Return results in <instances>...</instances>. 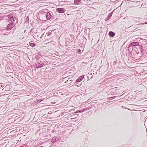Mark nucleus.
I'll list each match as a JSON object with an SVG mask.
<instances>
[{
	"mask_svg": "<svg viewBox=\"0 0 147 147\" xmlns=\"http://www.w3.org/2000/svg\"><path fill=\"white\" fill-rule=\"evenodd\" d=\"M127 50H128V51L129 52H130L131 50L130 47L128 48V47H127Z\"/></svg>",
	"mask_w": 147,
	"mask_h": 147,
	"instance_id": "nucleus-24",
	"label": "nucleus"
},
{
	"mask_svg": "<svg viewBox=\"0 0 147 147\" xmlns=\"http://www.w3.org/2000/svg\"><path fill=\"white\" fill-rule=\"evenodd\" d=\"M84 75L81 76H79V77L76 79V81L75 83V85L77 83L81 81L82 79H84Z\"/></svg>",
	"mask_w": 147,
	"mask_h": 147,
	"instance_id": "nucleus-6",
	"label": "nucleus"
},
{
	"mask_svg": "<svg viewBox=\"0 0 147 147\" xmlns=\"http://www.w3.org/2000/svg\"><path fill=\"white\" fill-rule=\"evenodd\" d=\"M20 147H24L23 146H20Z\"/></svg>",
	"mask_w": 147,
	"mask_h": 147,
	"instance_id": "nucleus-29",
	"label": "nucleus"
},
{
	"mask_svg": "<svg viewBox=\"0 0 147 147\" xmlns=\"http://www.w3.org/2000/svg\"><path fill=\"white\" fill-rule=\"evenodd\" d=\"M28 45L31 46L32 47H34L36 46V44L34 43L29 42L28 44Z\"/></svg>",
	"mask_w": 147,
	"mask_h": 147,
	"instance_id": "nucleus-13",
	"label": "nucleus"
},
{
	"mask_svg": "<svg viewBox=\"0 0 147 147\" xmlns=\"http://www.w3.org/2000/svg\"><path fill=\"white\" fill-rule=\"evenodd\" d=\"M116 97V96H114L113 97H110L108 98L107 99L108 100H111L114 99Z\"/></svg>",
	"mask_w": 147,
	"mask_h": 147,
	"instance_id": "nucleus-14",
	"label": "nucleus"
},
{
	"mask_svg": "<svg viewBox=\"0 0 147 147\" xmlns=\"http://www.w3.org/2000/svg\"><path fill=\"white\" fill-rule=\"evenodd\" d=\"M36 60H44L42 58V57L40 56V55H38L36 57Z\"/></svg>",
	"mask_w": 147,
	"mask_h": 147,
	"instance_id": "nucleus-11",
	"label": "nucleus"
},
{
	"mask_svg": "<svg viewBox=\"0 0 147 147\" xmlns=\"http://www.w3.org/2000/svg\"><path fill=\"white\" fill-rule=\"evenodd\" d=\"M129 48L131 47H132L138 46L140 52H141L142 55H144L146 53V51L144 50V48L143 47V45L141 42H140L139 41H136L132 42L129 44Z\"/></svg>",
	"mask_w": 147,
	"mask_h": 147,
	"instance_id": "nucleus-1",
	"label": "nucleus"
},
{
	"mask_svg": "<svg viewBox=\"0 0 147 147\" xmlns=\"http://www.w3.org/2000/svg\"><path fill=\"white\" fill-rule=\"evenodd\" d=\"M87 110V109L86 108L83 109L82 110H79L76 111L75 112V113H83L85 111H86Z\"/></svg>",
	"mask_w": 147,
	"mask_h": 147,
	"instance_id": "nucleus-9",
	"label": "nucleus"
},
{
	"mask_svg": "<svg viewBox=\"0 0 147 147\" xmlns=\"http://www.w3.org/2000/svg\"><path fill=\"white\" fill-rule=\"evenodd\" d=\"M1 1H4V0H1Z\"/></svg>",
	"mask_w": 147,
	"mask_h": 147,
	"instance_id": "nucleus-31",
	"label": "nucleus"
},
{
	"mask_svg": "<svg viewBox=\"0 0 147 147\" xmlns=\"http://www.w3.org/2000/svg\"><path fill=\"white\" fill-rule=\"evenodd\" d=\"M135 49H137V51H136V54H138L139 53V52H138L139 49L138 48V47H137V48H135Z\"/></svg>",
	"mask_w": 147,
	"mask_h": 147,
	"instance_id": "nucleus-23",
	"label": "nucleus"
},
{
	"mask_svg": "<svg viewBox=\"0 0 147 147\" xmlns=\"http://www.w3.org/2000/svg\"><path fill=\"white\" fill-rule=\"evenodd\" d=\"M57 12L59 13H63L65 11L64 8H58L56 9Z\"/></svg>",
	"mask_w": 147,
	"mask_h": 147,
	"instance_id": "nucleus-7",
	"label": "nucleus"
},
{
	"mask_svg": "<svg viewBox=\"0 0 147 147\" xmlns=\"http://www.w3.org/2000/svg\"><path fill=\"white\" fill-rule=\"evenodd\" d=\"M57 141V140L55 138H52V140H51V142L52 143H54Z\"/></svg>",
	"mask_w": 147,
	"mask_h": 147,
	"instance_id": "nucleus-15",
	"label": "nucleus"
},
{
	"mask_svg": "<svg viewBox=\"0 0 147 147\" xmlns=\"http://www.w3.org/2000/svg\"><path fill=\"white\" fill-rule=\"evenodd\" d=\"M147 24V22H146V23H144V24Z\"/></svg>",
	"mask_w": 147,
	"mask_h": 147,
	"instance_id": "nucleus-26",
	"label": "nucleus"
},
{
	"mask_svg": "<svg viewBox=\"0 0 147 147\" xmlns=\"http://www.w3.org/2000/svg\"><path fill=\"white\" fill-rule=\"evenodd\" d=\"M52 138H55V139L57 140H59V137H57V136L54 137Z\"/></svg>",
	"mask_w": 147,
	"mask_h": 147,
	"instance_id": "nucleus-21",
	"label": "nucleus"
},
{
	"mask_svg": "<svg viewBox=\"0 0 147 147\" xmlns=\"http://www.w3.org/2000/svg\"><path fill=\"white\" fill-rule=\"evenodd\" d=\"M43 35H44V34H43L42 35H41V37H40V38H41V37H42V36H43Z\"/></svg>",
	"mask_w": 147,
	"mask_h": 147,
	"instance_id": "nucleus-25",
	"label": "nucleus"
},
{
	"mask_svg": "<svg viewBox=\"0 0 147 147\" xmlns=\"http://www.w3.org/2000/svg\"><path fill=\"white\" fill-rule=\"evenodd\" d=\"M113 11H111V12L110 13H109V14L108 15L107 17H106V18H105V21H107L109 20L110 19L111 17V16L113 14Z\"/></svg>",
	"mask_w": 147,
	"mask_h": 147,
	"instance_id": "nucleus-8",
	"label": "nucleus"
},
{
	"mask_svg": "<svg viewBox=\"0 0 147 147\" xmlns=\"http://www.w3.org/2000/svg\"><path fill=\"white\" fill-rule=\"evenodd\" d=\"M14 32V31H13V32H11V33H12V34H13V33Z\"/></svg>",
	"mask_w": 147,
	"mask_h": 147,
	"instance_id": "nucleus-27",
	"label": "nucleus"
},
{
	"mask_svg": "<svg viewBox=\"0 0 147 147\" xmlns=\"http://www.w3.org/2000/svg\"><path fill=\"white\" fill-rule=\"evenodd\" d=\"M43 100V99H37V102L38 103H39L41 101H42Z\"/></svg>",
	"mask_w": 147,
	"mask_h": 147,
	"instance_id": "nucleus-16",
	"label": "nucleus"
},
{
	"mask_svg": "<svg viewBox=\"0 0 147 147\" xmlns=\"http://www.w3.org/2000/svg\"><path fill=\"white\" fill-rule=\"evenodd\" d=\"M11 33V32H5V33L3 34V35H8L9 34H10Z\"/></svg>",
	"mask_w": 147,
	"mask_h": 147,
	"instance_id": "nucleus-19",
	"label": "nucleus"
},
{
	"mask_svg": "<svg viewBox=\"0 0 147 147\" xmlns=\"http://www.w3.org/2000/svg\"><path fill=\"white\" fill-rule=\"evenodd\" d=\"M7 17L8 18V22H13L16 20L15 18V15L13 13H10L8 14L7 15Z\"/></svg>",
	"mask_w": 147,
	"mask_h": 147,
	"instance_id": "nucleus-3",
	"label": "nucleus"
},
{
	"mask_svg": "<svg viewBox=\"0 0 147 147\" xmlns=\"http://www.w3.org/2000/svg\"><path fill=\"white\" fill-rule=\"evenodd\" d=\"M108 35L109 37H113L114 36L115 34L113 32L111 31L109 32Z\"/></svg>",
	"mask_w": 147,
	"mask_h": 147,
	"instance_id": "nucleus-10",
	"label": "nucleus"
},
{
	"mask_svg": "<svg viewBox=\"0 0 147 147\" xmlns=\"http://www.w3.org/2000/svg\"><path fill=\"white\" fill-rule=\"evenodd\" d=\"M77 52H78V53H79V54H80L81 53V49H78V50H77Z\"/></svg>",
	"mask_w": 147,
	"mask_h": 147,
	"instance_id": "nucleus-20",
	"label": "nucleus"
},
{
	"mask_svg": "<svg viewBox=\"0 0 147 147\" xmlns=\"http://www.w3.org/2000/svg\"><path fill=\"white\" fill-rule=\"evenodd\" d=\"M136 39L137 40V41H140V40H142V39L140 38H138L137 39Z\"/></svg>",
	"mask_w": 147,
	"mask_h": 147,
	"instance_id": "nucleus-22",
	"label": "nucleus"
},
{
	"mask_svg": "<svg viewBox=\"0 0 147 147\" xmlns=\"http://www.w3.org/2000/svg\"><path fill=\"white\" fill-rule=\"evenodd\" d=\"M52 31L51 30L49 31L48 33H47V36H49L50 35L52 34Z\"/></svg>",
	"mask_w": 147,
	"mask_h": 147,
	"instance_id": "nucleus-17",
	"label": "nucleus"
},
{
	"mask_svg": "<svg viewBox=\"0 0 147 147\" xmlns=\"http://www.w3.org/2000/svg\"><path fill=\"white\" fill-rule=\"evenodd\" d=\"M15 25L13 22H11V23L8 24L7 27H6V30H11L12 28H13Z\"/></svg>",
	"mask_w": 147,
	"mask_h": 147,
	"instance_id": "nucleus-5",
	"label": "nucleus"
},
{
	"mask_svg": "<svg viewBox=\"0 0 147 147\" xmlns=\"http://www.w3.org/2000/svg\"><path fill=\"white\" fill-rule=\"evenodd\" d=\"M39 147H43V146H40Z\"/></svg>",
	"mask_w": 147,
	"mask_h": 147,
	"instance_id": "nucleus-28",
	"label": "nucleus"
},
{
	"mask_svg": "<svg viewBox=\"0 0 147 147\" xmlns=\"http://www.w3.org/2000/svg\"><path fill=\"white\" fill-rule=\"evenodd\" d=\"M81 3V0H74V3L75 5H79Z\"/></svg>",
	"mask_w": 147,
	"mask_h": 147,
	"instance_id": "nucleus-12",
	"label": "nucleus"
},
{
	"mask_svg": "<svg viewBox=\"0 0 147 147\" xmlns=\"http://www.w3.org/2000/svg\"><path fill=\"white\" fill-rule=\"evenodd\" d=\"M32 30H30V31H32Z\"/></svg>",
	"mask_w": 147,
	"mask_h": 147,
	"instance_id": "nucleus-30",
	"label": "nucleus"
},
{
	"mask_svg": "<svg viewBox=\"0 0 147 147\" xmlns=\"http://www.w3.org/2000/svg\"><path fill=\"white\" fill-rule=\"evenodd\" d=\"M45 16L46 18L47 19V20H44V21H46L47 20H49L51 21V19H53V13L51 12H46Z\"/></svg>",
	"mask_w": 147,
	"mask_h": 147,
	"instance_id": "nucleus-4",
	"label": "nucleus"
},
{
	"mask_svg": "<svg viewBox=\"0 0 147 147\" xmlns=\"http://www.w3.org/2000/svg\"><path fill=\"white\" fill-rule=\"evenodd\" d=\"M25 23H29V19H28V17H27L26 19V20L25 21Z\"/></svg>",
	"mask_w": 147,
	"mask_h": 147,
	"instance_id": "nucleus-18",
	"label": "nucleus"
},
{
	"mask_svg": "<svg viewBox=\"0 0 147 147\" xmlns=\"http://www.w3.org/2000/svg\"><path fill=\"white\" fill-rule=\"evenodd\" d=\"M37 63H35L33 64V66L35 68L38 69L42 67L45 66L47 62H45L44 60H36Z\"/></svg>",
	"mask_w": 147,
	"mask_h": 147,
	"instance_id": "nucleus-2",
	"label": "nucleus"
}]
</instances>
